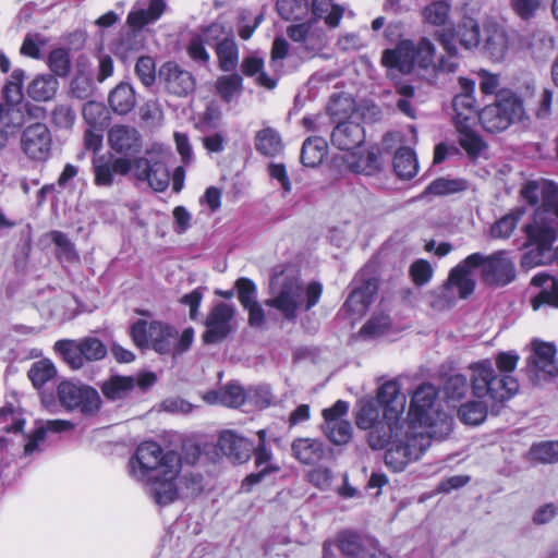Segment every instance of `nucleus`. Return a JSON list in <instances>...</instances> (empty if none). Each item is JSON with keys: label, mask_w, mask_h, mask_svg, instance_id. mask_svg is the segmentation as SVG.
<instances>
[{"label": "nucleus", "mask_w": 558, "mask_h": 558, "mask_svg": "<svg viewBox=\"0 0 558 558\" xmlns=\"http://www.w3.org/2000/svg\"><path fill=\"white\" fill-rule=\"evenodd\" d=\"M356 425L361 429L368 430L367 442L374 450L384 449L389 444L392 447L385 454L386 464L395 472L420 459L428 448V439L422 434L415 433L410 444L404 438L405 423L398 418L385 417V409L381 411L374 400L361 401L355 415Z\"/></svg>", "instance_id": "nucleus-1"}, {"label": "nucleus", "mask_w": 558, "mask_h": 558, "mask_svg": "<svg viewBox=\"0 0 558 558\" xmlns=\"http://www.w3.org/2000/svg\"><path fill=\"white\" fill-rule=\"evenodd\" d=\"M180 472V456L173 450H165L155 441L138 445L129 460L131 477L145 485L159 506H167L179 498Z\"/></svg>", "instance_id": "nucleus-2"}, {"label": "nucleus", "mask_w": 558, "mask_h": 558, "mask_svg": "<svg viewBox=\"0 0 558 558\" xmlns=\"http://www.w3.org/2000/svg\"><path fill=\"white\" fill-rule=\"evenodd\" d=\"M438 40L446 52L437 62L435 61L436 47L427 37H422L417 43L411 39L401 40L395 49L383 52L381 62L388 69H397L401 73L409 74L414 66L423 70L429 81L437 78L440 73H453L459 66L458 49L453 36L439 34Z\"/></svg>", "instance_id": "nucleus-3"}, {"label": "nucleus", "mask_w": 558, "mask_h": 558, "mask_svg": "<svg viewBox=\"0 0 558 558\" xmlns=\"http://www.w3.org/2000/svg\"><path fill=\"white\" fill-rule=\"evenodd\" d=\"M410 421L405 420L404 438L410 444L415 433L428 439H444L452 429V417L439 409L436 388L430 384L421 385L413 393Z\"/></svg>", "instance_id": "nucleus-4"}, {"label": "nucleus", "mask_w": 558, "mask_h": 558, "mask_svg": "<svg viewBox=\"0 0 558 558\" xmlns=\"http://www.w3.org/2000/svg\"><path fill=\"white\" fill-rule=\"evenodd\" d=\"M519 356L509 352H501L496 357L498 369L504 373L496 375L490 361L485 360L472 363L471 387L474 397L478 399L488 398L494 402H504L512 398L519 390L518 380L509 375L515 369Z\"/></svg>", "instance_id": "nucleus-5"}, {"label": "nucleus", "mask_w": 558, "mask_h": 558, "mask_svg": "<svg viewBox=\"0 0 558 558\" xmlns=\"http://www.w3.org/2000/svg\"><path fill=\"white\" fill-rule=\"evenodd\" d=\"M323 287L318 282H311L304 289L300 278L292 270H282L270 280L271 298L266 300V305L279 311L284 318L294 319L299 308L304 304L308 311L315 306L322 295Z\"/></svg>", "instance_id": "nucleus-6"}, {"label": "nucleus", "mask_w": 558, "mask_h": 558, "mask_svg": "<svg viewBox=\"0 0 558 558\" xmlns=\"http://www.w3.org/2000/svg\"><path fill=\"white\" fill-rule=\"evenodd\" d=\"M524 232L531 247L523 254L521 266L531 269L547 264L553 257L551 246L558 238V222L545 211H535Z\"/></svg>", "instance_id": "nucleus-7"}, {"label": "nucleus", "mask_w": 558, "mask_h": 558, "mask_svg": "<svg viewBox=\"0 0 558 558\" xmlns=\"http://www.w3.org/2000/svg\"><path fill=\"white\" fill-rule=\"evenodd\" d=\"M483 129L489 133H500L510 125L529 120L523 100L512 92H502L494 104L485 106L477 114Z\"/></svg>", "instance_id": "nucleus-8"}, {"label": "nucleus", "mask_w": 558, "mask_h": 558, "mask_svg": "<svg viewBox=\"0 0 558 558\" xmlns=\"http://www.w3.org/2000/svg\"><path fill=\"white\" fill-rule=\"evenodd\" d=\"M481 259V253H473L453 267L449 272L446 283L439 289V296L444 301H440L438 304L433 303V306L441 308L450 305L458 299H466L471 295L475 288L473 271Z\"/></svg>", "instance_id": "nucleus-9"}, {"label": "nucleus", "mask_w": 558, "mask_h": 558, "mask_svg": "<svg viewBox=\"0 0 558 558\" xmlns=\"http://www.w3.org/2000/svg\"><path fill=\"white\" fill-rule=\"evenodd\" d=\"M131 336L136 347L151 348L160 354H168L172 351V341L178 332L161 322L140 319L132 325Z\"/></svg>", "instance_id": "nucleus-10"}, {"label": "nucleus", "mask_w": 558, "mask_h": 558, "mask_svg": "<svg viewBox=\"0 0 558 558\" xmlns=\"http://www.w3.org/2000/svg\"><path fill=\"white\" fill-rule=\"evenodd\" d=\"M57 393L61 405L70 411L80 410L85 415H93L100 409L98 391L87 385L62 381Z\"/></svg>", "instance_id": "nucleus-11"}, {"label": "nucleus", "mask_w": 558, "mask_h": 558, "mask_svg": "<svg viewBox=\"0 0 558 558\" xmlns=\"http://www.w3.org/2000/svg\"><path fill=\"white\" fill-rule=\"evenodd\" d=\"M56 349L74 369L83 367L85 362L101 360L107 353L102 342L93 337L81 340H61L56 343Z\"/></svg>", "instance_id": "nucleus-12"}, {"label": "nucleus", "mask_w": 558, "mask_h": 558, "mask_svg": "<svg viewBox=\"0 0 558 558\" xmlns=\"http://www.w3.org/2000/svg\"><path fill=\"white\" fill-rule=\"evenodd\" d=\"M555 355L556 349L551 343L534 341L532 353L526 361L529 377L535 383L557 377L558 365Z\"/></svg>", "instance_id": "nucleus-13"}, {"label": "nucleus", "mask_w": 558, "mask_h": 558, "mask_svg": "<svg viewBox=\"0 0 558 558\" xmlns=\"http://www.w3.org/2000/svg\"><path fill=\"white\" fill-rule=\"evenodd\" d=\"M481 262L476 264V269H481L485 283L506 286L514 279V265L507 257L506 252L499 251L490 255H483L481 253Z\"/></svg>", "instance_id": "nucleus-14"}, {"label": "nucleus", "mask_w": 558, "mask_h": 558, "mask_svg": "<svg viewBox=\"0 0 558 558\" xmlns=\"http://www.w3.org/2000/svg\"><path fill=\"white\" fill-rule=\"evenodd\" d=\"M92 169L96 186L111 187L119 182L120 177L126 175L132 170V161L129 158L101 155L93 159Z\"/></svg>", "instance_id": "nucleus-15"}, {"label": "nucleus", "mask_w": 558, "mask_h": 558, "mask_svg": "<svg viewBox=\"0 0 558 558\" xmlns=\"http://www.w3.org/2000/svg\"><path fill=\"white\" fill-rule=\"evenodd\" d=\"M51 133L44 123L31 124L22 132V150L32 160L44 161L48 159L51 153Z\"/></svg>", "instance_id": "nucleus-16"}, {"label": "nucleus", "mask_w": 558, "mask_h": 558, "mask_svg": "<svg viewBox=\"0 0 558 558\" xmlns=\"http://www.w3.org/2000/svg\"><path fill=\"white\" fill-rule=\"evenodd\" d=\"M156 383L154 373L133 376H111L101 386L104 396L110 400H119L129 396L134 389L145 392Z\"/></svg>", "instance_id": "nucleus-17"}, {"label": "nucleus", "mask_w": 558, "mask_h": 558, "mask_svg": "<svg viewBox=\"0 0 558 558\" xmlns=\"http://www.w3.org/2000/svg\"><path fill=\"white\" fill-rule=\"evenodd\" d=\"M234 313L235 308L231 304L223 302L216 304L206 318L204 341L206 343H217L223 340L231 331Z\"/></svg>", "instance_id": "nucleus-18"}, {"label": "nucleus", "mask_w": 558, "mask_h": 558, "mask_svg": "<svg viewBox=\"0 0 558 558\" xmlns=\"http://www.w3.org/2000/svg\"><path fill=\"white\" fill-rule=\"evenodd\" d=\"M132 169L135 177L148 183L156 192L165 191L170 181V173L166 165L159 160H149L147 158H136L132 162Z\"/></svg>", "instance_id": "nucleus-19"}, {"label": "nucleus", "mask_w": 558, "mask_h": 558, "mask_svg": "<svg viewBox=\"0 0 558 558\" xmlns=\"http://www.w3.org/2000/svg\"><path fill=\"white\" fill-rule=\"evenodd\" d=\"M166 89L178 97L191 94L195 88L193 75L174 62L165 63L159 70Z\"/></svg>", "instance_id": "nucleus-20"}, {"label": "nucleus", "mask_w": 558, "mask_h": 558, "mask_svg": "<svg viewBox=\"0 0 558 558\" xmlns=\"http://www.w3.org/2000/svg\"><path fill=\"white\" fill-rule=\"evenodd\" d=\"M377 401L385 409V417L388 420L398 418L402 423H405L403 416L407 398L400 391V386L396 380H389L384 383L377 391Z\"/></svg>", "instance_id": "nucleus-21"}, {"label": "nucleus", "mask_w": 558, "mask_h": 558, "mask_svg": "<svg viewBox=\"0 0 558 558\" xmlns=\"http://www.w3.org/2000/svg\"><path fill=\"white\" fill-rule=\"evenodd\" d=\"M459 85L461 93L458 94L452 101L454 123L458 125L459 122H462V124L475 122L478 114L476 113V101L473 96L475 82L466 77H460Z\"/></svg>", "instance_id": "nucleus-22"}, {"label": "nucleus", "mask_w": 558, "mask_h": 558, "mask_svg": "<svg viewBox=\"0 0 558 558\" xmlns=\"http://www.w3.org/2000/svg\"><path fill=\"white\" fill-rule=\"evenodd\" d=\"M217 447L230 461L239 464L247 462L254 450V446L248 439L232 430L220 433Z\"/></svg>", "instance_id": "nucleus-23"}, {"label": "nucleus", "mask_w": 558, "mask_h": 558, "mask_svg": "<svg viewBox=\"0 0 558 558\" xmlns=\"http://www.w3.org/2000/svg\"><path fill=\"white\" fill-rule=\"evenodd\" d=\"M365 134L359 123L339 122L331 133L332 144L341 150H353L364 142Z\"/></svg>", "instance_id": "nucleus-24"}, {"label": "nucleus", "mask_w": 558, "mask_h": 558, "mask_svg": "<svg viewBox=\"0 0 558 558\" xmlns=\"http://www.w3.org/2000/svg\"><path fill=\"white\" fill-rule=\"evenodd\" d=\"M377 291V284L374 280H368L362 287L355 288L349 295L344 306L356 319L365 314L373 302V296Z\"/></svg>", "instance_id": "nucleus-25"}, {"label": "nucleus", "mask_w": 558, "mask_h": 558, "mask_svg": "<svg viewBox=\"0 0 558 558\" xmlns=\"http://www.w3.org/2000/svg\"><path fill=\"white\" fill-rule=\"evenodd\" d=\"M255 464L259 471L244 478L242 482V489L244 492H250L252 486L259 483L266 475L280 470L278 465L272 463V454L263 444H258L255 449Z\"/></svg>", "instance_id": "nucleus-26"}, {"label": "nucleus", "mask_w": 558, "mask_h": 558, "mask_svg": "<svg viewBox=\"0 0 558 558\" xmlns=\"http://www.w3.org/2000/svg\"><path fill=\"white\" fill-rule=\"evenodd\" d=\"M165 10L166 2L163 0H149L147 9L135 5L129 13L126 22L134 31L141 29L159 20Z\"/></svg>", "instance_id": "nucleus-27"}, {"label": "nucleus", "mask_w": 558, "mask_h": 558, "mask_svg": "<svg viewBox=\"0 0 558 558\" xmlns=\"http://www.w3.org/2000/svg\"><path fill=\"white\" fill-rule=\"evenodd\" d=\"M244 389L235 384H229L220 390H210L203 395V400L209 404H221L228 408H238L246 400Z\"/></svg>", "instance_id": "nucleus-28"}, {"label": "nucleus", "mask_w": 558, "mask_h": 558, "mask_svg": "<svg viewBox=\"0 0 558 558\" xmlns=\"http://www.w3.org/2000/svg\"><path fill=\"white\" fill-rule=\"evenodd\" d=\"M313 22L292 24L287 28V35L295 43H303L304 49L310 53L319 51L324 47L323 35L312 32Z\"/></svg>", "instance_id": "nucleus-29"}, {"label": "nucleus", "mask_w": 558, "mask_h": 558, "mask_svg": "<svg viewBox=\"0 0 558 558\" xmlns=\"http://www.w3.org/2000/svg\"><path fill=\"white\" fill-rule=\"evenodd\" d=\"M108 141L117 153L137 151L140 138L137 131L132 126L114 125L108 134Z\"/></svg>", "instance_id": "nucleus-30"}, {"label": "nucleus", "mask_w": 558, "mask_h": 558, "mask_svg": "<svg viewBox=\"0 0 558 558\" xmlns=\"http://www.w3.org/2000/svg\"><path fill=\"white\" fill-rule=\"evenodd\" d=\"M254 145L255 149L266 157L280 155L284 147L279 132L270 126H266L256 132Z\"/></svg>", "instance_id": "nucleus-31"}, {"label": "nucleus", "mask_w": 558, "mask_h": 558, "mask_svg": "<svg viewBox=\"0 0 558 558\" xmlns=\"http://www.w3.org/2000/svg\"><path fill=\"white\" fill-rule=\"evenodd\" d=\"M242 72L247 77H253L255 83L267 89L277 86L278 76L268 75L264 69V60L257 56H248L242 61Z\"/></svg>", "instance_id": "nucleus-32"}, {"label": "nucleus", "mask_w": 558, "mask_h": 558, "mask_svg": "<svg viewBox=\"0 0 558 558\" xmlns=\"http://www.w3.org/2000/svg\"><path fill=\"white\" fill-rule=\"evenodd\" d=\"M484 48L493 60L504 59L509 48V37L506 29L498 25L488 26Z\"/></svg>", "instance_id": "nucleus-33"}, {"label": "nucleus", "mask_w": 558, "mask_h": 558, "mask_svg": "<svg viewBox=\"0 0 558 558\" xmlns=\"http://www.w3.org/2000/svg\"><path fill=\"white\" fill-rule=\"evenodd\" d=\"M293 456L304 464L316 463L325 454L322 441L312 438H300L292 444Z\"/></svg>", "instance_id": "nucleus-34"}, {"label": "nucleus", "mask_w": 558, "mask_h": 558, "mask_svg": "<svg viewBox=\"0 0 558 558\" xmlns=\"http://www.w3.org/2000/svg\"><path fill=\"white\" fill-rule=\"evenodd\" d=\"M474 122L456 125L459 133V144L468 153L471 158L478 157L486 148V144L481 136L472 129Z\"/></svg>", "instance_id": "nucleus-35"}, {"label": "nucleus", "mask_w": 558, "mask_h": 558, "mask_svg": "<svg viewBox=\"0 0 558 558\" xmlns=\"http://www.w3.org/2000/svg\"><path fill=\"white\" fill-rule=\"evenodd\" d=\"M109 104L112 110L119 114L130 112L136 104L135 92L128 83L119 84L109 95Z\"/></svg>", "instance_id": "nucleus-36"}, {"label": "nucleus", "mask_w": 558, "mask_h": 558, "mask_svg": "<svg viewBox=\"0 0 558 558\" xmlns=\"http://www.w3.org/2000/svg\"><path fill=\"white\" fill-rule=\"evenodd\" d=\"M327 142L320 136L308 137L302 146L301 161L306 167H316L327 154Z\"/></svg>", "instance_id": "nucleus-37"}, {"label": "nucleus", "mask_w": 558, "mask_h": 558, "mask_svg": "<svg viewBox=\"0 0 558 558\" xmlns=\"http://www.w3.org/2000/svg\"><path fill=\"white\" fill-rule=\"evenodd\" d=\"M58 87V80L53 75H40L29 83L27 94L34 100L47 101L54 96Z\"/></svg>", "instance_id": "nucleus-38"}, {"label": "nucleus", "mask_w": 558, "mask_h": 558, "mask_svg": "<svg viewBox=\"0 0 558 558\" xmlns=\"http://www.w3.org/2000/svg\"><path fill=\"white\" fill-rule=\"evenodd\" d=\"M393 169L400 179L413 178L418 170L414 151L408 147L399 148L393 157Z\"/></svg>", "instance_id": "nucleus-39"}, {"label": "nucleus", "mask_w": 558, "mask_h": 558, "mask_svg": "<svg viewBox=\"0 0 558 558\" xmlns=\"http://www.w3.org/2000/svg\"><path fill=\"white\" fill-rule=\"evenodd\" d=\"M313 14L324 19L330 27H337L343 16V8L335 4L332 0H313Z\"/></svg>", "instance_id": "nucleus-40"}, {"label": "nucleus", "mask_w": 558, "mask_h": 558, "mask_svg": "<svg viewBox=\"0 0 558 558\" xmlns=\"http://www.w3.org/2000/svg\"><path fill=\"white\" fill-rule=\"evenodd\" d=\"M216 52L222 71L229 72L236 68L239 62V51L233 39H221L217 43Z\"/></svg>", "instance_id": "nucleus-41"}, {"label": "nucleus", "mask_w": 558, "mask_h": 558, "mask_svg": "<svg viewBox=\"0 0 558 558\" xmlns=\"http://www.w3.org/2000/svg\"><path fill=\"white\" fill-rule=\"evenodd\" d=\"M84 58H80L77 62V74L71 82V93L78 99H87L92 96L94 84L90 76L85 72Z\"/></svg>", "instance_id": "nucleus-42"}, {"label": "nucleus", "mask_w": 558, "mask_h": 558, "mask_svg": "<svg viewBox=\"0 0 558 558\" xmlns=\"http://www.w3.org/2000/svg\"><path fill=\"white\" fill-rule=\"evenodd\" d=\"M323 428L329 440L338 446L348 444L352 437V425L347 420H331L324 423Z\"/></svg>", "instance_id": "nucleus-43"}, {"label": "nucleus", "mask_w": 558, "mask_h": 558, "mask_svg": "<svg viewBox=\"0 0 558 558\" xmlns=\"http://www.w3.org/2000/svg\"><path fill=\"white\" fill-rule=\"evenodd\" d=\"M277 10L282 19L299 21L308 14L310 5L307 0H278Z\"/></svg>", "instance_id": "nucleus-44"}, {"label": "nucleus", "mask_w": 558, "mask_h": 558, "mask_svg": "<svg viewBox=\"0 0 558 558\" xmlns=\"http://www.w3.org/2000/svg\"><path fill=\"white\" fill-rule=\"evenodd\" d=\"M56 375L57 369L49 360L35 362L27 373L29 380L37 389L41 388L45 384L54 378Z\"/></svg>", "instance_id": "nucleus-45"}, {"label": "nucleus", "mask_w": 558, "mask_h": 558, "mask_svg": "<svg viewBox=\"0 0 558 558\" xmlns=\"http://www.w3.org/2000/svg\"><path fill=\"white\" fill-rule=\"evenodd\" d=\"M468 183L463 179L439 178L434 180L425 190L426 194L445 196L466 190Z\"/></svg>", "instance_id": "nucleus-46"}, {"label": "nucleus", "mask_w": 558, "mask_h": 558, "mask_svg": "<svg viewBox=\"0 0 558 558\" xmlns=\"http://www.w3.org/2000/svg\"><path fill=\"white\" fill-rule=\"evenodd\" d=\"M458 415L465 424L478 425L487 415V405L481 400L470 401L459 408Z\"/></svg>", "instance_id": "nucleus-47"}, {"label": "nucleus", "mask_w": 558, "mask_h": 558, "mask_svg": "<svg viewBox=\"0 0 558 558\" xmlns=\"http://www.w3.org/2000/svg\"><path fill=\"white\" fill-rule=\"evenodd\" d=\"M353 111V101L347 96H332L327 107V114L333 121L344 122Z\"/></svg>", "instance_id": "nucleus-48"}, {"label": "nucleus", "mask_w": 558, "mask_h": 558, "mask_svg": "<svg viewBox=\"0 0 558 558\" xmlns=\"http://www.w3.org/2000/svg\"><path fill=\"white\" fill-rule=\"evenodd\" d=\"M47 64L56 76L65 77L71 70L69 51L64 48H57L50 51Z\"/></svg>", "instance_id": "nucleus-49"}, {"label": "nucleus", "mask_w": 558, "mask_h": 558, "mask_svg": "<svg viewBox=\"0 0 558 558\" xmlns=\"http://www.w3.org/2000/svg\"><path fill=\"white\" fill-rule=\"evenodd\" d=\"M532 460L541 463H554L558 461V440L541 441L530 449Z\"/></svg>", "instance_id": "nucleus-50"}, {"label": "nucleus", "mask_w": 558, "mask_h": 558, "mask_svg": "<svg viewBox=\"0 0 558 558\" xmlns=\"http://www.w3.org/2000/svg\"><path fill=\"white\" fill-rule=\"evenodd\" d=\"M457 35L465 49L475 48L480 44V26L472 19H466L459 25Z\"/></svg>", "instance_id": "nucleus-51"}, {"label": "nucleus", "mask_w": 558, "mask_h": 558, "mask_svg": "<svg viewBox=\"0 0 558 558\" xmlns=\"http://www.w3.org/2000/svg\"><path fill=\"white\" fill-rule=\"evenodd\" d=\"M451 5L446 0H439L430 3L424 9V19L433 25H445L449 20Z\"/></svg>", "instance_id": "nucleus-52"}, {"label": "nucleus", "mask_w": 558, "mask_h": 558, "mask_svg": "<svg viewBox=\"0 0 558 558\" xmlns=\"http://www.w3.org/2000/svg\"><path fill=\"white\" fill-rule=\"evenodd\" d=\"M521 216V210L513 211L504 216L492 226L490 235L494 239L509 238L512 234L513 230L515 229Z\"/></svg>", "instance_id": "nucleus-53"}, {"label": "nucleus", "mask_w": 558, "mask_h": 558, "mask_svg": "<svg viewBox=\"0 0 558 558\" xmlns=\"http://www.w3.org/2000/svg\"><path fill=\"white\" fill-rule=\"evenodd\" d=\"M338 543H339L338 544L339 549L341 550V553L343 555L363 558L362 556H360L361 544H360V537L356 534L351 533V532H342L339 535ZM368 558H390V557L379 553L378 556L369 555Z\"/></svg>", "instance_id": "nucleus-54"}, {"label": "nucleus", "mask_w": 558, "mask_h": 558, "mask_svg": "<svg viewBox=\"0 0 558 558\" xmlns=\"http://www.w3.org/2000/svg\"><path fill=\"white\" fill-rule=\"evenodd\" d=\"M217 89L225 101H230L242 90V77L239 74L221 76L217 81Z\"/></svg>", "instance_id": "nucleus-55"}, {"label": "nucleus", "mask_w": 558, "mask_h": 558, "mask_svg": "<svg viewBox=\"0 0 558 558\" xmlns=\"http://www.w3.org/2000/svg\"><path fill=\"white\" fill-rule=\"evenodd\" d=\"M469 384L466 377L460 374L450 376L444 386V392L448 400L459 401L466 396Z\"/></svg>", "instance_id": "nucleus-56"}, {"label": "nucleus", "mask_w": 558, "mask_h": 558, "mask_svg": "<svg viewBox=\"0 0 558 558\" xmlns=\"http://www.w3.org/2000/svg\"><path fill=\"white\" fill-rule=\"evenodd\" d=\"M24 78L25 73L23 70L16 69L12 72L9 82L3 88L4 97L9 104H19L22 100V87Z\"/></svg>", "instance_id": "nucleus-57"}, {"label": "nucleus", "mask_w": 558, "mask_h": 558, "mask_svg": "<svg viewBox=\"0 0 558 558\" xmlns=\"http://www.w3.org/2000/svg\"><path fill=\"white\" fill-rule=\"evenodd\" d=\"M25 424L21 413L12 408L0 409V429L7 433L21 432Z\"/></svg>", "instance_id": "nucleus-58"}, {"label": "nucleus", "mask_w": 558, "mask_h": 558, "mask_svg": "<svg viewBox=\"0 0 558 558\" xmlns=\"http://www.w3.org/2000/svg\"><path fill=\"white\" fill-rule=\"evenodd\" d=\"M238 289V296L243 307L257 303V288L256 284L248 278H239L235 281Z\"/></svg>", "instance_id": "nucleus-59"}, {"label": "nucleus", "mask_w": 558, "mask_h": 558, "mask_svg": "<svg viewBox=\"0 0 558 558\" xmlns=\"http://www.w3.org/2000/svg\"><path fill=\"white\" fill-rule=\"evenodd\" d=\"M542 209H554L558 206V185L549 180H539Z\"/></svg>", "instance_id": "nucleus-60"}, {"label": "nucleus", "mask_w": 558, "mask_h": 558, "mask_svg": "<svg viewBox=\"0 0 558 558\" xmlns=\"http://www.w3.org/2000/svg\"><path fill=\"white\" fill-rule=\"evenodd\" d=\"M135 73L145 86H150L156 78L154 60L150 57H141L135 64Z\"/></svg>", "instance_id": "nucleus-61"}, {"label": "nucleus", "mask_w": 558, "mask_h": 558, "mask_svg": "<svg viewBox=\"0 0 558 558\" xmlns=\"http://www.w3.org/2000/svg\"><path fill=\"white\" fill-rule=\"evenodd\" d=\"M433 267L425 259H417L410 267L411 277L416 286L426 284L433 277Z\"/></svg>", "instance_id": "nucleus-62"}, {"label": "nucleus", "mask_w": 558, "mask_h": 558, "mask_svg": "<svg viewBox=\"0 0 558 558\" xmlns=\"http://www.w3.org/2000/svg\"><path fill=\"white\" fill-rule=\"evenodd\" d=\"M52 122L60 129H70L74 124L75 113L69 105H58L51 113Z\"/></svg>", "instance_id": "nucleus-63"}, {"label": "nucleus", "mask_w": 558, "mask_h": 558, "mask_svg": "<svg viewBox=\"0 0 558 558\" xmlns=\"http://www.w3.org/2000/svg\"><path fill=\"white\" fill-rule=\"evenodd\" d=\"M544 304L558 307V281H551L549 290L543 289L538 295L532 299L534 311H537Z\"/></svg>", "instance_id": "nucleus-64"}]
</instances>
